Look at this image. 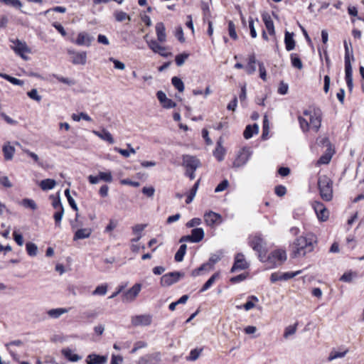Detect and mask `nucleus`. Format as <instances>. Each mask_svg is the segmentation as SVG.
<instances>
[{"instance_id": "16", "label": "nucleus", "mask_w": 364, "mask_h": 364, "mask_svg": "<svg viewBox=\"0 0 364 364\" xmlns=\"http://www.w3.org/2000/svg\"><path fill=\"white\" fill-rule=\"evenodd\" d=\"M94 38L85 32L79 33L75 40V43L78 46H90Z\"/></svg>"}, {"instance_id": "64", "label": "nucleus", "mask_w": 364, "mask_h": 364, "mask_svg": "<svg viewBox=\"0 0 364 364\" xmlns=\"http://www.w3.org/2000/svg\"><path fill=\"white\" fill-rule=\"evenodd\" d=\"M109 60L114 63V67L115 69H118V70H124L125 68V65L122 62H121V61H119L118 60H116V59H114L112 57L109 58Z\"/></svg>"}, {"instance_id": "18", "label": "nucleus", "mask_w": 364, "mask_h": 364, "mask_svg": "<svg viewBox=\"0 0 364 364\" xmlns=\"http://www.w3.org/2000/svg\"><path fill=\"white\" fill-rule=\"evenodd\" d=\"M157 98L165 108H172L176 106V103L171 99L167 98L166 95L162 91H158Z\"/></svg>"}, {"instance_id": "3", "label": "nucleus", "mask_w": 364, "mask_h": 364, "mask_svg": "<svg viewBox=\"0 0 364 364\" xmlns=\"http://www.w3.org/2000/svg\"><path fill=\"white\" fill-rule=\"evenodd\" d=\"M318 188L321 198L325 201L333 198V181L326 175H321L318 178Z\"/></svg>"}, {"instance_id": "1", "label": "nucleus", "mask_w": 364, "mask_h": 364, "mask_svg": "<svg viewBox=\"0 0 364 364\" xmlns=\"http://www.w3.org/2000/svg\"><path fill=\"white\" fill-rule=\"evenodd\" d=\"M303 115L298 117L302 131L307 132L311 129L317 132L321 124V116L319 112L305 110Z\"/></svg>"}, {"instance_id": "46", "label": "nucleus", "mask_w": 364, "mask_h": 364, "mask_svg": "<svg viewBox=\"0 0 364 364\" xmlns=\"http://www.w3.org/2000/svg\"><path fill=\"white\" fill-rule=\"evenodd\" d=\"M71 117L75 122H79L81 119L87 122L92 121V118L85 112H80L79 114H73Z\"/></svg>"}, {"instance_id": "19", "label": "nucleus", "mask_w": 364, "mask_h": 364, "mask_svg": "<svg viewBox=\"0 0 364 364\" xmlns=\"http://www.w3.org/2000/svg\"><path fill=\"white\" fill-rule=\"evenodd\" d=\"M107 358L104 355H100L95 353L90 354L86 358L87 364H105Z\"/></svg>"}, {"instance_id": "50", "label": "nucleus", "mask_w": 364, "mask_h": 364, "mask_svg": "<svg viewBox=\"0 0 364 364\" xmlns=\"http://www.w3.org/2000/svg\"><path fill=\"white\" fill-rule=\"evenodd\" d=\"M50 198L53 199L52 205L56 210V211L58 210H64L59 196H58L57 197L51 196Z\"/></svg>"}, {"instance_id": "12", "label": "nucleus", "mask_w": 364, "mask_h": 364, "mask_svg": "<svg viewBox=\"0 0 364 364\" xmlns=\"http://www.w3.org/2000/svg\"><path fill=\"white\" fill-rule=\"evenodd\" d=\"M313 206L319 220L326 221L328 218L329 212L322 203L316 201Z\"/></svg>"}, {"instance_id": "31", "label": "nucleus", "mask_w": 364, "mask_h": 364, "mask_svg": "<svg viewBox=\"0 0 364 364\" xmlns=\"http://www.w3.org/2000/svg\"><path fill=\"white\" fill-rule=\"evenodd\" d=\"M62 354L70 361L77 362L81 359V357L77 354L73 353V350L70 348H63Z\"/></svg>"}, {"instance_id": "5", "label": "nucleus", "mask_w": 364, "mask_h": 364, "mask_svg": "<svg viewBox=\"0 0 364 364\" xmlns=\"http://www.w3.org/2000/svg\"><path fill=\"white\" fill-rule=\"evenodd\" d=\"M13 45L11 46V49L15 52L16 54L20 55L23 59L28 60V57L25 55V53H30L31 49L28 48L26 42L21 41L18 39L11 40Z\"/></svg>"}, {"instance_id": "30", "label": "nucleus", "mask_w": 364, "mask_h": 364, "mask_svg": "<svg viewBox=\"0 0 364 364\" xmlns=\"http://www.w3.org/2000/svg\"><path fill=\"white\" fill-rule=\"evenodd\" d=\"M204 230L201 228H196L191 230V236L193 237V242H199L204 237Z\"/></svg>"}, {"instance_id": "62", "label": "nucleus", "mask_w": 364, "mask_h": 364, "mask_svg": "<svg viewBox=\"0 0 364 364\" xmlns=\"http://www.w3.org/2000/svg\"><path fill=\"white\" fill-rule=\"evenodd\" d=\"M99 177L100 180H102L106 182H111L112 181L111 172H100Z\"/></svg>"}, {"instance_id": "48", "label": "nucleus", "mask_w": 364, "mask_h": 364, "mask_svg": "<svg viewBox=\"0 0 364 364\" xmlns=\"http://www.w3.org/2000/svg\"><path fill=\"white\" fill-rule=\"evenodd\" d=\"M296 326L297 323H295L286 327L284 333V338H288L289 336L294 335L296 331Z\"/></svg>"}, {"instance_id": "22", "label": "nucleus", "mask_w": 364, "mask_h": 364, "mask_svg": "<svg viewBox=\"0 0 364 364\" xmlns=\"http://www.w3.org/2000/svg\"><path fill=\"white\" fill-rule=\"evenodd\" d=\"M2 151L6 161H11L13 159L15 153V148L11 146L9 142L3 146Z\"/></svg>"}, {"instance_id": "29", "label": "nucleus", "mask_w": 364, "mask_h": 364, "mask_svg": "<svg viewBox=\"0 0 364 364\" xmlns=\"http://www.w3.org/2000/svg\"><path fill=\"white\" fill-rule=\"evenodd\" d=\"M293 36V33H291L288 31L285 33L284 43L286 49L288 51L292 50L295 48V41L294 40Z\"/></svg>"}, {"instance_id": "38", "label": "nucleus", "mask_w": 364, "mask_h": 364, "mask_svg": "<svg viewBox=\"0 0 364 364\" xmlns=\"http://www.w3.org/2000/svg\"><path fill=\"white\" fill-rule=\"evenodd\" d=\"M199 183H200V180H198L196 182V183L193 185V186L192 187V188L186 200V203L187 204L191 203L193 200L194 197L196 196V194L197 193V191H198V188L199 186Z\"/></svg>"}, {"instance_id": "6", "label": "nucleus", "mask_w": 364, "mask_h": 364, "mask_svg": "<svg viewBox=\"0 0 364 364\" xmlns=\"http://www.w3.org/2000/svg\"><path fill=\"white\" fill-rule=\"evenodd\" d=\"M252 248L258 252L259 258L261 261H264L266 251L264 250V242L262 238L258 236L252 237L250 242Z\"/></svg>"}, {"instance_id": "49", "label": "nucleus", "mask_w": 364, "mask_h": 364, "mask_svg": "<svg viewBox=\"0 0 364 364\" xmlns=\"http://www.w3.org/2000/svg\"><path fill=\"white\" fill-rule=\"evenodd\" d=\"M346 73V81L349 91H352L353 87V70L345 71Z\"/></svg>"}, {"instance_id": "23", "label": "nucleus", "mask_w": 364, "mask_h": 364, "mask_svg": "<svg viewBox=\"0 0 364 364\" xmlns=\"http://www.w3.org/2000/svg\"><path fill=\"white\" fill-rule=\"evenodd\" d=\"M156 32L158 41L161 43L165 42L166 35L165 32V26L163 23L159 22L156 24Z\"/></svg>"}, {"instance_id": "14", "label": "nucleus", "mask_w": 364, "mask_h": 364, "mask_svg": "<svg viewBox=\"0 0 364 364\" xmlns=\"http://www.w3.org/2000/svg\"><path fill=\"white\" fill-rule=\"evenodd\" d=\"M204 220L208 226L213 227L215 224L221 223L222 217L220 214L213 211H209L204 214Z\"/></svg>"}, {"instance_id": "61", "label": "nucleus", "mask_w": 364, "mask_h": 364, "mask_svg": "<svg viewBox=\"0 0 364 364\" xmlns=\"http://www.w3.org/2000/svg\"><path fill=\"white\" fill-rule=\"evenodd\" d=\"M201 223H202V220L200 218H194L191 219V220H189L186 223V225L187 228H194V227H197V226L200 225Z\"/></svg>"}, {"instance_id": "51", "label": "nucleus", "mask_w": 364, "mask_h": 364, "mask_svg": "<svg viewBox=\"0 0 364 364\" xmlns=\"http://www.w3.org/2000/svg\"><path fill=\"white\" fill-rule=\"evenodd\" d=\"M65 195L68 199V201L70 204V205L71 206V208L77 211L78 208H77V204L75 203V200L73 198V197L70 196V189L69 188H67L65 191Z\"/></svg>"}, {"instance_id": "53", "label": "nucleus", "mask_w": 364, "mask_h": 364, "mask_svg": "<svg viewBox=\"0 0 364 364\" xmlns=\"http://www.w3.org/2000/svg\"><path fill=\"white\" fill-rule=\"evenodd\" d=\"M189 55L188 53H181L179 55H177L175 58L176 63L178 66H182L186 60L188 58Z\"/></svg>"}, {"instance_id": "20", "label": "nucleus", "mask_w": 364, "mask_h": 364, "mask_svg": "<svg viewBox=\"0 0 364 364\" xmlns=\"http://www.w3.org/2000/svg\"><path fill=\"white\" fill-rule=\"evenodd\" d=\"M93 134L98 137H100L101 139L106 141L109 142V144H112L114 142V140L112 136V134L106 129H102L101 131H92Z\"/></svg>"}, {"instance_id": "42", "label": "nucleus", "mask_w": 364, "mask_h": 364, "mask_svg": "<svg viewBox=\"0 0 364 364\" xmlns=\"http://www.w3.org/2000/svg\"><path fill=\"white\" fill-rule=\"evenodd\" d=\"M187 246L185 244H183L180 246L178 250L175 255V260L176 262H181L183 259V257L186 252Z\"/></svg>"}, {"instance_id": "58", "label": "nucleus", "mask_w": 364, "mask_h": 364, "mask_svg": "<svg viewBox=\"0 0 364 364\" xmlns=\"http://www.w3.org/2000/svg\"><path fill=\"white\" fill-rule=\"evenodd\" d=\"M28 96L37 102H40L41 100V96L38 95L36 89H32L31 91L28 92Z\"/></svg>"}, {"instance_id": "41", "label": "nucleus", "mask_w": 364, "mask_h": 364, "mask_svg": "<svg viewBox=\"0 0 364 364\" xmlns=\"http://www.w3.org/2000/svg\"><path fill=\"white\" fill-rule=\"evenodd\" d=\"M0 76L1 77H3L4 79L8 80L9 82H10L11 83L14 84V85H19V86H22L23 85L24 82L23 80H19L18 78H16L14 77H12V76H10L7 74H2V73H0Z\"/></svg>"}, {"instance_id": "47", "label": "nucleus", "mask_w": 364, "mask_h": 364, "mask_svg": "<svg viewBox=\"0 0 364 364\" xmlns=\"http://www.w3.org/2000/svg\"><path fill=\"white\" fill-rule=\"evenodd\" d=\"M171 82L173 85L179 91L183 92L184 90V84L181 79L178 77H173L171 79Z\"/></svg>"}, {"instance_id": "13", "label": "nucleus", "mask_w": 364, "mask_h": 364, "mask_svg": "<svg viewBox=\"0 0 364 364\" xmlns=\"http://www.w3.org/2000/svg\"><path fill=\"white\" fill-rule=\"evenodd\" d=\"M180 272H170L163 275L161 278V284L162 286H171V284L178 282L181 277H182Z\"/></svg>"}, {"instance_id": "8", "label": "nucleus", "mask_w": 364, "mask_h": 364, "mask_svg": "<svg viewBox=\"0 0 364 364\" xmlns=\"http://www.w3.org/2000/svg\"><path fill=\"white\" fill-rule=\"evenodd\" d=\"M287 259V255L285 251L278 250L272 252L268 257L267 261L272 266L281 265Z\"/></svg>"}, {"instance_id": "27", "label": "nucleus", "mask_w": 364, "mask_h": 364, "mask_svg": "<svg viewBox=\"0 0 364 364\" xmlns=\"http://www.w3.org/2000/svg\"><path fill=\"white\" fill-rule=\"evenodd\" d=\"M136 296V284L133 285V287L126 291L123 295V301L124 302H130L134 300Z\"/></svg>"}, {"instance_id": "21", "label": "nucleus", "mask_w": 364, "mask_h": 364, "mask_svg": "<svg viewBox=\"0 0 364 364\" xmlns=\"http://www.w3.org/2000/svg\"><path fill=\"white\" fill-rule=\"evenodd\" d=\"M92 233L91 228H80L76 230L75 232L73 240H82L85 238H88Z\"/></svg>"}, {"instance_id": "32", "label": "nucleus", "mask_w": 364, "mask_h": 364, "mask_svg": "<svg viewBox=\"0 0 364 364\" xmlns=\"http://www.w3.org/2000/svg\"><path fill=\"white\" fill-rule=\"evenodd\" d=\"M222 255V251H218V252L211 255L208 262L205 264H208V270L212 269L213 268L214 264L220 260Z\"/></svg>"}, {"instance_id": "63", "label": "nucleus", "mask_w": 364, "mask_h": 364, "mask_svg": "<svg viewBox=\"0 0 364 364\" xmlns=\"http://www.w3.org/2000/svg\"><path fill=\"white\" fill-rule=\"evenodd\" d=\"M351 53H345V71L353 70L350 56Z\"/></svg>"}, {"instance_id": "10", "label": "nucleus", "mask_w": 364, "mask_h": 364, "mask_svg": "<svg viewBox=\"0 0 364 364\" xmlns=\"http://www.w3.org/2000/svg\"><path fill=\"white\" fill-rule=\"evenodd\" d=\"M249 264L245 259V256L242 253H237L235 257L234 264L230 269L232 273L239 270H244L247 269Z\"/></svg>"}, {"instance_id": "9", "label": "nucleus", "mask_w": 364, "mask_h": 364, "mask_svg": "<svg viewBox=\"0 0 364 364\" xmlns=\"http://www.w3.org/2000/svg\"><path fill=\"white\" fill-rule=\"evenodd\" d=\"M183 166H185L187 171H196L200 166V162L196 156L183 155Z\"/></svg>"}, {"instance_id": "36", "label": "nucleus", "mask_w": 364, "mask_h": 364, "mask_svg": "<svg viewBox=\"0 0 364 364\" xmlns=\"http://www.w3.org/2000/svg\"><path fill=\"white\" fill-rule=\"evenodd\" d=\"M219 277H220L219 272H216L214 274H213L210 277V279L204 284V285L203 286V287L200 289V291L203 292V291H205L206 290H208L213 285V284L215 282V280L219 278Z\"/></svg>"}, {"instance_id": "55", "label": "nucleus", "mask_w": 364, "mask_h": 364, "mask_svg": "<svg viewBox=\"0 0 364 364\" xmlns=\"http://www.w3.org/2000/svg\"><path fill=\"white\" fill-rule=\"evenodd\" d=\"M228 33H229L230 36L232 39H234V40L237 39V33L235 31V25L232 21H230L228 23Z\"/></svg>"}, {"instance_id": "7", "label": "nucleus", "mask_w": 364, "mask_h": 364, "mask_svg": "<svg viewBox=\"0 0 364 364\" xmlns=\"http://www.w3.org/2000/svg\"><path fill=\"white\" fill-rule=\"evenodd\" d=\"M68 54L70 55L73 64L81 65L86 64L87 53L85 51L77 52L73 49H68Z\"/></svg>"}, {"instance_id": "43", "label": "nucleus", "mask_w": 364, "mask_h": 364, "mask_svg": "<svg viewBox=\"0 0 364 364\" xmlns=\"http://www.w3.org/2000/svg\"><path fill=\"white\" fill-rule=\"evenodd\" d=\"M291 64L294 68H296L299 70L302 69L303 64H302L301 59L297 55V54L291 53Z\"/></svg>"}, {"instance_id": "40", "label": "nucleus", "mask_w": 364, "mask_h": 364, "mask_svg": "<svg viewBox=\"0 0 364 364\" xmlns=\"http://www.w3.org/2000/svg\"><path fill=\"white\" fill-rule=\"evenodd\" d=\"M26 251L29 256L35 257L38 253L37 245L31 242H28L26 244Z\"/></svg>"}, {"instance_id": "25", "label": "nucleus", "mask_w": 364, "mask_h": 364, "mask_svg": "<svg viewBox=\"0 0 364 364\" xmlns=\"http://www.w3.org/2000/svg\"><path fill=\"white\" fill-rule=\"evenodd\" d=\"M69 310L70 309L66 308L52 309L47 311V314L52 318H58L63 314L68 313Z\"/></svg>"}, {"instance_id": "57", "label": "nucleus", "mask_w": 364, "mask_h": 364, "mask_svg": "<svg viewBox=\"0 0 364 364\" xmlns=\"http://www.w3.org/2000/svg\"><path fill=\"white\" fill-rule=\"evenodd\" d=\"M141 192L144 196L151 198L154 195L155 189L153 186H145L141 189Z\"/></svg>"}, {"instance_id": "26", "label": "nucleus", "mask_w": 364, "mask_h": 364, "mask_svg": "<svg viewBox=\"0 0 364 364\" xmlns=\"http://www.w3.org/2000/svg\"><path fill=\"white\" fill-rule=\"evenodd\" d=\"M259 132V127L257 124L253 125H247L243 132V136L246 139L252 137L254 134H257Z\"/></svg>"}, {"instance_id": "45", "label": "nucleus", "mask_w": 364, "mask_h": 364, "mask_svg": "<svg viewBox=\"0 0 364 364\" xmlns=\"http://www.w3.org/2000/svg\"><path fill=\"white\" fill-rule=\"evenodd\" d=\"M21 205L27 208H31L33 210L37 209V205L36 202L30 198H24L21 201Z\"/></svg>"}, {"instance_id": "34", "label": "nucleus", "mask_w": 364, "mask_h": 364, "mask_svg": "<svg viewBox=\"0 0 364 364\" xmlns=\"http://www.w3.org/2000/svg\"><path fill=\"white\" fill-rule=\"evenodd\" d=\"M55 181L50 178L42 180L40 183V187L43 191L51 190L55 186Z\"/></svg>"}, {"instance_id": "37", "label": "nucleus", "mask_w": 364, "mask_h": 364, "mask_svg": "<svg viewBox=\"0 0 364 364\" xmlns=\"http://www.w3.org/2000/svg\"><path fill=\"white\" fill-rule=\"evenodd\" d=\"M263 21L265 24L266 28L268 31V33L270 35H274V23H273L272 20L271 19V18L269 16H263Z\"/></svg>"}, {"instance_id": "24", "label": "nucleus", "mask_w": 364, "mask_h": 364, "mask_svg": "<svg viewBox=\"0 0 364 364\" xmlns=\"http://www.w3.org/2000/svg\"><path fill=\"white\" fill-rule=\"evenodd\" d=\"M225 154V149L222 145L221 139H220L217 142V146L213 152V155L218 159V161H222L224 159Z\"/></svg>"}, {"instance_id": "28", "label": "nucleus", "mask_w": 364, "mask_h": 364, "mask_svg": "<svg viewBox=\"0 0 364 364\" xmlns=\"http://www.w3.org/2000/svg\"><path fill=\"white\" fill-rule=\"evenodd\" d=\"M348 350L345 349L343 351H339L336 350L335 348H333L331 351L329 353V355L327 358L328 361L331 362L335 359L338 358H342L346 356V355L348 353Z\"/></svg>"}, {"instance_id": "52", "label": "nucleus", "mask_w": 364, "mask_h": 364, "mask_svg": "<svg viewBox=\"0 0 364 364\" xmlns=\"http://www.w3.org/2000/svg\"><path fill=\"white\" fill-rule=\"evenodd\" d=\"M114 17H115L116 21H117L119 22L123 21L126 19H129V21L131 20L130 16L129 15H127V13L122 11H116L114 13Z\"/></svg>"}, {"instance_id": "54", "label": "nucleus", "mask_w": 364, "mask_h": 364, "mask_svg": "<svg viewBox=\"0 0 364 364\" xmlns=\"http://www.w3.org/2000/svg\"><path fill=\"white\" fill-rule=\"evenodd\" d=\"M64 214V210H58L55 212L53 215V218L55 220V225L57 227H60V222L63 218Z\"/></svg>"}, {"instance_id": "60", "label": "nucleus", "mask_w": 364, "mask_h": 364, "mask_svg": "<svg viewBox=\"0 0 364 364\" xmlns=\"http://www.w3.org/2000/svg\"><path fill=\"white\" fill-rule=\"evenodd\" d=\"M229 185V182L227 179L223 180L222 182H220L217 187L215 189V193H219L221 191H225Z\"/></svg>"}, {"instance_id": "56", "label": "nucleus", "mask_w": 364, "mask_h": 364, "mask_svg": "<svg viewBox=\"0 0 364 364\" xmlns=\"http://www.w3.org/2000/svg\"><path fill=\"white\" fill-rule=\"evenodd\" d=\"M53 76L56 78L59 82H61L64 84L68 85H75V81L73 80H70L68 77H64L55 74H53Z\"/></svg>"}, {"instance_id": "15", "label": "nucleus", "mask_w": 364, "mask_h": 364, "mask_svg": "<svg viewBox=\"0 0 364 364\" xmlns=\"http://www.w3.org/2000/svg\"><path fill=\"white\" fill-rule=\"evenodd\" d=\"M161 361V354L154 353L141 357L138 360V364H158Z\"/></svg>"}, {"instance_id": "2", "label": "nucleus", "mask_w": 364, "mask_h": 364, "mask_svg": "<svg viewBox=\"0 0 364 364\" xmlns=\"http://www.w3.org/2000/svg\"><path fill=\"white\" fill-rule=\"evenodd\" d=\"M316 243V238L313 234H306L305 236L299 237L294 243L293 256L294 257L305 256L307 253L313 251Z\"/></svg>"}, {"instance_id": "39", "label": "nucleus", "mask_w": 364, "mask_h": 364, "mask_svg": "<svg viewBox=\"0 0 364 364\" xmlns=\"http://www.w3.org/2000/svg\"><path fill=\"white\" fill-rule=\"evenodd\" d=\"M152 321V316L149 314L138 316V325L149 326Z\"/></svg>"}, {"instance_id": "11", "label": "nucleus", "mask_w": 364, "mask_h": 364, "mask_svg": "<svg viewBox=\"0 0 364 364\" xmlns=\"http://www.w3.org/2000/svg\"><path fill=\"white\" fill-rule=\"evenodd\" d=\"M301 272V270L293 272H274L271 274L270 280L272 283L277 281H287L299 275Z\"/></svg>"}, {"instance_id": "4", "label": "nucleus", "mask_w": 364, "mask_h": 364, "mask_svg": "<svg viewBox=\"0 0 364 364\" xmlns=\"http://www.w3.org/2000/svg\"><path fill=\"white\" fill-rule=\"evenodd\" d=\"M252 154V152L250 148L243 147L240 149L232 163V166L235 168H238L245 166L250 159Z\"/></svg>"}, {"instance_id": "17", "label": "nucleus", "mask_w": 364, "mask_h": 364, "mask_svg": "<svg viewBox=\"0 0 364 364\" xmlns=\"http://www.w3.org/2000/svg\"><path fill=\"white\" fill-rule=\"evenodd\" d=\"M23 342L21 340H15L12 341L9 343H7L5 344V347L6 348L7 350L11 355V357L14 358L16 361H19V355L12 349L13 346H23Z\"/></svg>"}, {"instance_id": "35", "label": "nucleus", "mask_w": 364, "mask_h": 364, "mask_svg": "<svg viewBox=\"0 0 364 364\" xmlns=\"http://www.w3.org/2000/svg\"><path fill=\"white\" fill-rule=\"evenodd\" d=\"M332 155H333V153L331 151V147H328L327 149V152L319 158V159L318 161V164H328L331 161Z\"/></svg>"}, {"instance_id": "59", "label": "nucleus", "mask_w": 364, "mask_h": 364, "mask_svg": "<svg viewBox=\"0 0 364 364\" xmlns=\"http://www.w3.org/2000/svg\"><path fill=\"white\" fill-rule=\"evenodd\" d=\"M6 5L11 6L16 9H20L22 6L21 2L19 0H1Z\"/></svg>"}, {"instance_id": "33", "label": "nucleus", "mask_w": 364, "mask_h": 364, "mask_svg": "<svg viewBox=\"0 0 364 364\" xmlns=\"http://www.w3.org/2000/svg\"><path fill=\"white\" fill-rule=\"evenodd\" d=\"M256 59L254 55L249 56L248 63L245 67V70L249 75L253 74L256 71Z\"/></svg>"}, {"instance_id": "44", "label": "nucleus", "mask_w": 364, "mask_h": 364, "mask_svg": "<svg viewBox=\"0 0 364 364\" xmlns=\"http://www.w3.org/2000/svg\"><path fill=\"white\" fill-rule=\"evenodd\" d=\"M107 284L97 286L92 294V295L104 296L107 294Z\"/></svg>"}]
</instances>
